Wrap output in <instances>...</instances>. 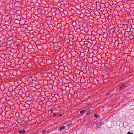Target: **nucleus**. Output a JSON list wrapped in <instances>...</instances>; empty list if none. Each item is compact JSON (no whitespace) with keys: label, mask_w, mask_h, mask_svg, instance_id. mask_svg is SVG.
I'll return each instance as SVG.
<instances>
[{"label":"nucleus","mask_w":134,"mask_h":134,"mask_svg":"<svg viewBox=\"0 0 134 134\" xmlns=\"http://www.w3.org/2000/svg\"><path fill=\"white\" fill-rule=\"evenodd\" d=\"M90 109L89 108L87 109L86 110H84L81 111L80 112V113L82 115H83L85 114L86 113V115L85 116L86 117L88 116L89 115L91 114L90 113Z\"/></svg>","instance_id":"f257e3e1"},{"label":"nucleus","mask_w":134,"mask_h":134,"mask_svg":"<svg viewBox=\"0 0 134 134\" xmlns=\"http://www.w3.org/2000/svg\"><path fill=\"white\" fill-rule=\"evenodd\" d=\"M125 87V85H122L119 87V88L120 90L124 89Z\"/></svg>","instance_id":"f03ea898"},{"label":"nucleus","mask_w":134,"mask_h":134,"mask_svg":"<svg viewBox=\"0 0 134 134\" xmlns=\"http://www.w3.org/2000/svg\"><path fill=\"white\" fill-rule=\"evenodd\" d=\"M25 130H23L22 131H21V130H20V131L19 132V133L20 134L21 133H22L23 134H24L25 132Z\"/></svg>","instance_id":"7ed1b4c3"},{"label":"nucleus","mask_w":134,"mask_h":134,"mask_svg":"<svg viewBox=\"0 0 134 134\" xmlns=\"http://www.w3.org/2000/svg\"><path fill=\"white\" fill-rule=\"evenodd\" d=\"M65 127H66L65 126H62V127H61L60 128V129H59V131H61L63 129H64Z\"/></svg>","instance_id":"20e7f679"},{"label":"nucleus","mask_w":134,"mask_h":134,"mask_svg":"<svg viewBox=\"0 0 134 134\" xmlns=\"http://www.w3.org/2000/svg\"><path fill=\"white\" fill-rule=\"evenodd\" d=\"M11 62L10 61H8L6 63V64L7 65H10Z\"/></svg>","instance_id":"39448f33"},{"label":"nucleus","mask_w":134,"mask_h":134,"mask_svg":"<svg viewBox=\"0 0 134 134\" xmlns=\"http://www.w3.org/2000/svg\"><path fill=\"white\" fill-rule=\"evenodd\" d=\"M71 122H70L69 123L67 124H66V126H68L70 125H71Z\"/></svg>","instance_id":"423d86ee"},{"label":"nucleus","mask_w":134,"mask_h":134,"mask_svg":"<svg viewBox=\"0 0 134 134\" xmlns=\"http://www.w3.org/2000/svg\"><path fill=\"white\" fill-rule=\"evenodd\" d=\"M58 114H57V113H54V114H53V116L54 117H56L57 115Z\"/></svg>","instance_id":"0eeeda50"},{"label":"nucleus","mask_w":134,"mask_h":134,"mask_svg":"<svg viewBox=\"0 0 134 134\" xmlns=\"http://www.w3.org/2000/svg\"><path fill=\"white\" fill-rule=\"evenodd\" d=\"M98 116L96 114H95L94 115V117H98Z\"/></svg>","instance_id":"6e6552de"},{"label":"nucleus","mask_w":134,"mask_h":134,"mask_svg":"<svg viewBox=\"0 0 134 134\" xmlns=\"http://www.w3.org/2000/svg\"><path fill=\"white\" fill-rule=\"evenodd\" d=\"M127 134H133V133H131L129 131L128 132Z\"/></svg>","instance_id":"1a4fd4ad"},{"label":"nucleus","mask_w":134,"mask_h":134,"mask_svg":"<svg viewBox=\"0 0 134 134\" xmlns=\"http://www.w3.org/2000/svg\"><path fill=\"white\" fill-rule=\"evenodd\" d=\"M57 114H58L56 116V117H58L59 116V114L58 113H57Z\"/></svg>","instance_id":"9d476101"},{"label":"nucleus","mask_w":134,"mask_h":134,"mask_svg":"<svg viewBox=\"0 0 134 134\" xmlns=\"http://www.w3.org/2000/svg\"><path fill=\"white\" fill-rule=\"evenodd\" d=\"M62 115H63V114H59V116L61 117L62 116Z\"/></svg>","instance_id":"9b49d317"},{"label":"nucleus","mask_w":134,"mask_h":134,"mask_svg":"<svg viewBox=\"0 0 134 134\" xmlns=\"http://www.w3.org/2000/svg\"><path fill=\"white\" fill-rule=\"evenodd\" d=\"M45 132V131H43V133H44Z\"/></svg>","instance_id":"f8f14e48"},{"label":"nucleus","mask_w":134,"mask_h":134,"mask_svg":"<svg viewBox=\"0 0 134 134\" xmlns=\"http://www.w3.org/2000/svg\"><path fill=\"white\" fill-rule=\"evenodd\" d=\"M50 111H51V113H52V112H53V110H50Z\"/></svg>","instance_id":"ddd939ff"}]
</instances>
